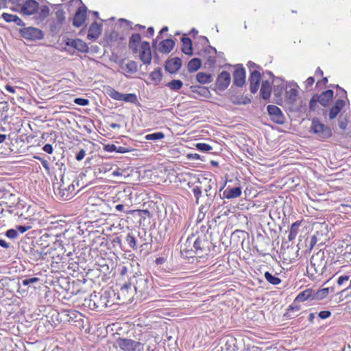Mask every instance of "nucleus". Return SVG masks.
Wrapping results in <instances>:
<instances>
[{"label": "nucleus", "instance_id": "1", "mask_svg": "<svg viewBox=\"0 0 351 351\" xmlns=\"http://www.w3.org/2000/svg\"><path fill=\"white\" fill-rule=\"evenodd\" d=\"M108 295L106 293L103 295L99 293H97L94 292L90 295L88 306L91 309L101 311L103 308L108 306Z\"/></svg>", "mask_w": 351, "mask_h": 351}, {"label": "nucleus", "instance_id": "2", "mask_svg": "<svg viewBox=\"0 0 351 351\" xmlns=\"http://www.w3.org/2000/svg\"><path fill=\"white\" fill-rule=\"evenodd\" d=\"M311 129L320 138H328L332 135L330 128L322 123L318 119H313Z\"/></svg>", "mask_w": 351, "mask_h": 351}, {"label": "nucleus", "instance_id": "3", "mask_svg": "<svg viewBox=\"0 0 351 351\" xmlns=\"http://www.w3.org/2000/svg\"><path fill=\"white\" fill-rule=\"evenodd\" d=\"M209 242L205 235L193 239V254L199 256L209 252Z\"/></svg>", "mask_w": 351, "mask_h": 351}, {"label": "nucleus", "instance_id": "4", "mask_svg": "<svg viewBox=\"0 0 351 351\" xmlns=\"http://www.w3.org/2000/svg\"><path fill=\"white\" fill-rule=\"evenodd\" d=\"M119 347L123 351H141L143 345L138 341L130 339L119 338L117 340Z\"/></svg>", "mask_w": 351, "mask_h": 351}, {"label": "nucleus", "instance_id": "5", "mask_svg": "<svg viewBox=\"0 0 351 351\" xmlns=\"http://www.w3.org/2000/svg\"><path fill=\"white\" fill-rule=\"evenodd\" d=\"M75 186L71 183L66 184L64 178L62 177L60 184L58 188V193L62 200L69 199L74 192Z\"/></svg>", "mask_w": 351, "mask_h": 351}, {"label": "nucleus", "instance_id": "6", "mask_svg": "<svg viewBox=\"0 0 351 351\" xmlns=\"http://www.w3.org/2000/svg\"><path fill=\"white\" fill-rule=\"evenodd\" d=\"M21 36L27 40H36L43 38V32L36 27H29L21 29Z\"/></svg>", "mask_w": 351, "mask_h": 351}, {"label": "nucleus", "instance_id": "7", "mask_svg": "<svg viewBox=\"0 0 351 351\" xmlns=\"http://www.w3.org/2000/svg\"><path fill=\"white\" fill-rule=\"evenodd\" d=\"M138 52L141 60L145 64H149L152 58L149 43L143 41L141 43Z\"/></svg>", "mask_w": 351, "mask_h": 351}, {"label": "nucleus", "instance_id": "8", "mask_svg": "<svg viewBox=\"0 0 351 351\" xmlns=\"http://www.w3.org/2000/svg\"><path fill=\"white\" fill-rule=\"evenodd\" d=\"M267 112L271 117V119L278 124H282L285 123V116L283 115L281 110L276 106L269 105L267 106Z\"/></svg>", "mask_w": 351, "mask_h": 351}, {"label": "nucleus", "instance_id": "9", "mask_svg": "<svg viewBox=\"0 0 351 351\" xmlns=\"http://www.w3.org/2000/svg\"><path fill=\"white\" fill-rule=\"evenodd\" d=\"M86 17V8L84 5L80 7L76 11L73 21V26L76 27H81Z\"/></svg>", "mask_w": 351, "mask_h": 351}, {"label": "nucleus", "instance_id": "10", "mask_svg": "<svg viewBox=\"0 0 351 351\" xmlns=\"http://www.w3.org/2000/svg\"><path fill=\"white\" fill-rule=\"evenodd\" d=\"M230 74L227 71H222L217 77V85L221 90H224L230 83Z\"/></svg>", "mask_w": 351, "mask_h": 351}, {"label": "nucleus", "instance_id": "11", "mask_svg": "<svg viewBox=\"0 0 351 351\" xmlns=\"http://www.w3.org/2000/svg\"><path fill=\"white\" fill-rule=\"evenodd\" d=\"M261 73L256 70H254L251 72L250 77V89L252 93H256L258 89Z\"/></svg>", "mask_w": 351, "mask_h": 351}, {"label": "nucleus", "instance_id": "12", "mask_svg": "<svg viewBox=\"0 0 351 351\" xmlns=\"http://www.w3.org/2000/svg\"><path fill=\"white\" fill-rule=\"evenodd\" d=\"M38 3L35 0H27L24 3L21 12L23 14L32 15L38 10Z\"/></svg>", "mask_w": 351, "mask_h": 351}, {"label": "nucleus", "instance_id": "13", "mask_svg": "<svg viewBox=\"0 0 351 351\" xmlns=\"http://www.w3.org/2000/svg\"><path fill=\"white\" fill-rule=\"evenodd\" d=\"M233 82L239 87L243 86L245 83V71L243 67L235 69L233 73Z\"/></svg>", "mask_w": 351, "mask_h": 351}, {"label": "nucleus", "instance_id": "14", "mask_svg": "<svg viewBox=\"0 0 351 351\" xmlns=\"http://www.w3.org/2000/svg\"><path fill=\"white\" fill-rule=\"evenodd\" d=\"M54 10V28H59L65 21V12L60 5H56Z\"/></svg>", "mask_w": 351, "mask_h": 351}, {"label": "nucleus", "instance_id": "15", "mask_svg": "<svg viewBox=\"0 0 351 351\" xmlns=\"http://www.w3.org/2000/svg\"><path fill=\"white\" fill-rule=\"evenodd\" d=\"M182 66V60L179 58H175L167 61L165 69L170 73H176Z\"/></svg>", "mask_w": 351, "mask_h": 351}, {"label": "nucleus", "instance_id": "16", "mask_svg": "<svg viewBox=\"0 0 351 351\" xmlns=\"http://www.w3.org/2000/svg\"><path fill=\"white\" fill-rule=\"evenodd\" d=\"M66 45L71 46L80 52H87L88 47L87 45L80 39H69Z\"/></svg>", "mask_w": 351, "mask_h": 351}, {"label": "nucleus", "instance_id": "17", "mask_svg": "<svg viewBox=\"0 0 351 351\" xmlns=\"http://www.w3.org/2000/svg\"><path fill=\"white\" fill-rule=\"evenodd\" d=\"M132 291V285L131 283H125L120 288V290L118 292V298L119 300L122 299L123 302L125 300H130L131 294L130 292Z\"/></svg>", "mask_w": 351, "mask_h": 351}, {"label": "nucleus", "instance_id": "18", "mask_svg": "<svg viewBox=\"0 0 351 351\" xmlns=\"http://www.w3.org/2000/svg\"><path fill=\"white\" fill-rule=\"evenodd\" d=\"M141 36L139 34H132L129 40V48L134 53L138 52V47L141 43Z\"/></svg>", "mask_w": 351, "mask_h": 351}, {"label": "nucleus", "instance_id": "19", "mask_svg": "<svg viewBox=\"0 0 351 351\" xmlns=\"http://www.w3.org/2000/svg\"><path fill=\"white\" fill-rule=\"evenodd\" d=\"M198 182L200 184H205L204 191L206 195L208 197V200L212 201L211 197L213 195L212 190L213 186L215 185V182H213L211 180H208L206 178H203L202 180L198 179Z\"/></svg>", "mask_w": 351, "mask_h": 351}, {"label": "nucleus", "instance_id": "20", "mask_svg": "<svg viewBox=\"0 0 351 351\" xmlns=\"http://www.w3.org/2000/svg\"><path fill=\"white\" fill-rule=\"evenodd\" d=\"M120 68L123 72L128 73H134L137 71V64L136 62L130 60L125 62L123 60L121 61L119 64Z\"/></svg>", "mask_w": 351, "mask_h": 351}, {"label": "nucleus", "instance_id": "21", "mask_svg": "<svg viewBox=\"0 0 351 351\" xmlns=\"http://www.w3.org/2000/svg\"><path fill=\"white\" fill-rule=\"evenodd\" d=\"M193 239L194 236L189 237L181 249V252H185L186 256H193Z\"/></svg>", "mask_w": 351, "mask_h": 351}, {"label": "nucleus", "instance_id": "22", "mask_svg": "<svg viewBox=\"0 0 351 351\" xmlns=\"http://www.w3.org/2000/svg\"><path fill=\"white\" fill-rule=\"evenodd\" d=\"M175 43L172 39H166L161 41L159 44L158 51L164 53H169L173 48Z\"/></svg>", "mask_w": 351, "mask_h": 351}, {"label": "nucleus", "instance_id": "23", "mask_svg": "<svg viewBox=\"0 0 351 351\" xmlns=\"http://www.w3.org/2000/svg\"><path fill=\"white\" fill-rule=\"evenodd\" d=\"M101 33V26L100 24L95 22L91 24L89 27L88 38H90L93 39L97 38Z\"/></svg>", "mask_w": 351, "mask_h": 351}, {"label": "nucleus", "instance_id": "24", "mask_svg": "<svg viewBox=\"0 0 351 351\" xmlns=\"http://www.w3.org/2000/svg\"><path fill=\"white\" fill-rule=\"evenodd\" d=\"M345 105V102L342 99H338L336 102L335 106H333L329 112V118L330 119H335L337 114L339 113L341 110L343 108V107Z\"/></svg>", "mask_w": 351, "mask_h": 351}, {"label": "nucleus", "instance_id": "25", "mask_svg": "<svg viewBox=\"0 0 351 351\" xmlns=\"http://www.w3.org/2000/svg\"><path fill=\"white\" fill-rule=\"evenodd\" d=\"M333 97V91L327 90L323 92L318 97V101L323 106H326L330 99Z\"/></svg>", "mask_w": 351, "mask_h": 351}, {"label": "nucleus", "instance_id": "26", "mask_svg": "<svg viewBox=\"0 0 351 351\" xmlns=\"http://www.w3.org/2000/svg\"><path fill=\"white\" fill-rule=\"evenodd\" d=\"M224 196L227 199H233L239 197L241 195V187H233L229 189L228 187L225 190L223 193Z\"/></svg>", "mask_w": 351, "mask_h": 351}, {"label": "nucleus", "instance_id": "27", "mask_svg": "<svg viewBox=\"0 0 351 351\" xmlns=\"http://www.w3.org/2000/svg\"><path fill=\"white\" fill-rule=\"evenodd\" d=\"M285 88V84L280 79L274 80L273 92L276 97H280Z\"/></svg>", "mask_w": 351, "mask_h": 351}, {"label": "nucleus", "instance_id": "28", "mask_svg": "<svg viewBox=\"0 0 351 351\" xmlns=\"http://www.w3.org/2000/svg\"><path fill=\"white\" fill-rule=\"evenodd\" d=\"M2 19H3L6 22L10 23L14 22L16 25L19 26H23L25 24L23 21L16 15L8 14V13H3L1 15Z\"/></svg>", "mask_w": 351, "mask_h": 351}, {"label": "nucleus", "instance_id": "29", "mask_svg": "<svg viewBox=\"0 0 351 351\" xmlns=\"http://www.w3.org/2000/svg\"><path fill=\"white\" fill-rule=\"evenodd\" d=\"M271 87L268 81H263L261 87V95L263 99H268L270 97Z\"/></svg>", "mask_w": 351, "mask_h": 351}, {"label": "nucleus", "instance_id": "30", "mask_svg": "<svg viewBox=\"0 0 351 351\" xmlns=\"http://www.w3.org/2000/svg\"><path fill=\"white\" fill-rule=\"evenodd\" d=\"M182 51L186 55H192L193 54V47H192V41L189 38L182 37Z\"/></svg>", "mask_w": 351, "mask_h": 351}, {"label": "nucleus", "instance_id": "31", "mask_svg": "<svg viewBox=\"0 0 351 351\" xmlns=\"http://www.w3.org/2000/svg\"><path fill=\"white\" fill-rule=\"evenodd\" d=\"M196 79L201 84H208L213 81V76L209 73L199 72L197 74Z\"/></svg>", "mask_w": 351, "mask_h": 351}, {"label": "nucleus", "instance_id": "32", "mask_svg": "<svg viewBox=\"0 0 351 351\" xmlns=\"http://www.w3.org/2000/svg\"><path fill=\"white\" fill-rule=\"evenodd\" d=\"M301 225V222L299 221H297L294 222L290 228L289 234L288 235L289 241H293L295 239V237L297 236L298 233L299 227Z\"/></svg>", "mask_w": 351, "mask_h": 351}, {"label": "nucleus", "instance_id": "33", "mask_svg": "<svg viewBox=\"0 0 351 351\" xmlns=\"http://www.w3.org/2000/svg\"><path fill=\"white\" fill-rule=\"evenodd\" d=\"M312 292L313 291L311 289H306V290L302 291L297 295L294 302H304V301L306 300L307 299L312 297Z\"/></svg>", "mask_w": 351, "mask_h": 351}, {"label": "nucleus", "instance_id": "34", "mask_svg": "<svg viewBox=\"0 0 351 351\" xmlns=\"http://www.w3.org/2000/svg\"><path fill=\"white\" fill-rule=\"evenodd\" d=\"M201 66V61L199 58H193L188 64V70L189 72H195Z\"/></svg>", "mask_w": 351, "mask_h": 351}, {"label": "nucleus", "instance_id": "35", "mask_svg": "<svg viewBox=\"0 0 351 351\" xmlns=\"http://www.w3.org/2000/svg\"><path fill=\"white\" fill-rule=\"evenodd\" d=\"M264 276L266 280L273 285H278L281 282V280L279 278L272 275L269 271L265 272Z\"/></svg>", "mask_w": 351, "mask_h": 351}, {"label": "nucleus", "instance_id": "36", "mask_svg": "<svg viewBox=\"0 0 351 351\" xmlns=\"http://www.w3.org/2000/svg\"><path fill=\"white\" fill-rule=\"evenodd\" d=\"M38 19L40 21L46 19L49 14V8L47 5H42L41 7H38Z\"/></svg>", "mask_w": 351, "mask_h": 351}, {"label": "nucleus", "instance_id": "37", "mask_svg": "<svg viewBox=\"0 0 351 351\" xmlns=\"http://www.w3.org/2000/svg\"><path fill=\"white\" fill-rule=\"evenodd\" d=\"M149 77L152 81H154L156 84H158L160 82L162 79V71L160 68H158L152 71Z\"/></svg>", "mask_w": 351, "mask_h": 351}, {"label": "nucleus", "instance_id": "38", "mask_svg": "<svg viewBox=\"0 0 351 351\" xmlns=\"http://www.w3.org/2000/svg\"><path fill=\"white\" fill-rule=\"evenodd\" d=\"M125 102L136 104L138 101L137 96L133 93L122 94L121 100Z\"/></svg>", "mask_w": 351, "mask_h": 351}, {"label": "nucleus", "instance_id": "39", "mask_svg": "<svg viewBox=\"0 0 351 351\" xmlns=\"http://www.w3.org/2000/svg\"><path fill=\"white\" fill-rule=\"evenodd\" d=\"M183 83L180 80H173L171 82H169L167 86L171 90H178L182 87Z\"/></svg>", "mask_w": 351, "mask_h": 351}, {"label": "nucleus", "instance_id": "40", "mask_svg": "<svg viewBox=\"0 0 351 351\" xmlns=\"http://www.w3.org/2000/svg\"><path fill=\"white\" fill-rule=\"evenodd\" d=\"M164 137H165V134L161 132H158L147 134L145 136V140H147V141H158V140L163 138Z\"/></svg>", "mask_w": 351, "mask_h": 351}, {"label": "nucleus", "instance_id": "41", "mask_svg": "<svg viewBox=\"0 0 351 351\" xmlns=\"http://www.w3.org/2000/svg\"><path fill=\"white\" fill-rule=\"evenodd\" d=\"M313 261L314 258H312L311 261V265L307 267L308 272L310 273L312 271V273L311 274L312 276L314 275L315 274H322L323 269H319L318 267H316V264L315 263L313 262Z\"/></svg>", "mask_w": 351, "mask_h": 351}, {"label": "nucleus", "instance_id": "42", "mask_svg": "<svg viewBox=\"0 0 351 351\" xmlns=\"http://www.w3.org/2000/svg\"><path fill=\"white\" fill-rule=\"evenodd\" d=\"M125 241L131 248L133 250H137L136 240L132 234H128L125 238Z\"/></svg>", "mask_w": 351, "mask_h": 351}, {"label": "nucleus", "instance_id": "43", "mask_svg": "<svg viewBox=\"0 0 351 351\" xmlns=\"http://www.w3.org/2000/svg\"><path fill=\"white\" fill-rule=\"evenodd\" d=\"M122 94L121 93H119V91L113 89V88H110L108 90V95L113 99H115V100H117V101H121V97H122Z\"/></svg>", "mask_w": 351, "mask_h": 351}, {"label": "nucleus", "instance_id": "44", "mask_svg": "<svg viewBox=\"0 0 351 351\" xmlns=\"http://www.w3.org/2000/svg\"><path fill=\"white\" fill-rule=\"evenodd\" d=\"M192 191L195 197L196 204H198L199 198L202 193V186L197 185L194 186L193 188L192 189Z\"/></svg>", "mask_w": 351, "mask_h": 351}, {"label": "nucleus", "instance_id": "45", "mask_svg": "<svg viewBox=\"0 0 351 351\" xmlns=\"http://www.w3.org/2000/svg\"><path fill=\"white\" fill-rule=\"evenodd\" d=\"M195 147L198 150L205 152H209L213 149V147L210 145L204 143H197Z\"/></svg>", "mask_w": 351, "mask_h": 351}, {"label": "nucleus", "instance_id": "46", "mask_svg": "<svg viewBox=\"0 0 351 351\" xmlns=\"http://www.w3.org/2000/svg\"><path fill=\"white\" fill-rule=\"evenodd\" d=\"M329 288H324L320 290H318L316 293V298L317 299H323L325 298L328 293H329Z\"/></svg>", "mask_w": 351, "mask_h": 351}, {"label": "nucleus", "instance_id": "47", "mask_svg": "<svg viewBox=\"0 0 351 351\" xmlns=\"http://www.w3.org/2000/svg\"><path fill=\"white\" fill-rule=\"evenodd\" d=\"M38 280H39V278H36V277L25 278L22 280V284L24 286H28L30 284H34V283L37 282Z\"/></svg>", "mask_w": 351, "mask_h": 351}, {"label": "nucleus", "instance_id": "48", "mask_svg": "<svg viewBox=\"0 0 351 351\" xmlns=\"http://www.w3.org/2000/svg\"><path fill=\"white\" fill-rule=\"evenodd\" d=\"M74 103L80 106H86L88 105L89 100L87 99L78 97L74 99Z\"/></svg>", "mask_w": 351, "mask_h": 351}, {"label": "nucleus", "instance_id": "49", "mask_svg": "<svg viewBox=\"0 0 351 351\" xmlns=\"http://www.w3.org/2000/svg\"><path fill=\"white\" fill-rule=\"evenodd\" d=\"M5 235L10 239H15L18 236V232L14 229H10L5 232Z\"/></svg>", "mask_w": 351, "mask_h": 351}, {"label": "nucleus", "instance_id": "50", "mask_svg": "<svg viewBox=\"0 0 351 351\" xmlns=\"http://www.w3.org/2000/svg\"><path fill=\"white\" fill-rule=\"evenodd\" d=\"M36 158H37L38 160H39L40 161L43 167L45 168V169L46 171H49V170H50L49 164L47 160L42 158L40 157H36Z\"/></svg>", "mask_w": 351, "mask_h": 351}, {"label": "nucleus", "instance_id": "51", "mask_svg": "<svg viewBox=\"0 0 351 351\" xmlns=\"http://www.w3.org/2000/svg\"><path fill=\"white\" fill-rule=\"evenodd\" d=\"M331 313L329 311H322L318 314V317L322 319H327L330 317Z\"/></svg>", "mask_w": 351, "mask_h": 351}, {"label": "nucleus", "instance_id": "52", "mask_svg": "<svg viewBox=\"0 0 351 351\" xmlns=\"http://www.w3.org/2000/svg\"><path fill=\"white\" fill-rule=\"evenodd\" d=\"M104 149L108 152H117V146L114 144H108V145H105Z\"/></svg>", "mask_w": 351, "mask_h": 351}, {"label": "nucleus", "instance_id": "53", "mask_svg": "<svg viewBox=\"0 0 351 351\" xmlns=\"http://www.w3.org/2000/svg\"><path fill=\"white\" fill-rule=\"evenodd\" d=\"M208 201L210 202V200ZM210 205V202L206 203L205 204L202 205L199 208V212L201 213L205 214L208 210Z\"/></svg>", "mask_w": 351, "mask_h": 351}, {"label": "nucleus", "instance_id": "54", "mask_svg": "<svg viewBox=\"0 0 351 351\" xmlns=\"http://www.w3.org/2000/svg\"><path fill=\"white\" fill-rule=\"evenodd\" d=\"M86 154V152L84 149H81L75 156V159L78 161L82 160Z\"/></svg>", "mask_w": 351, "mask_h": 351}, {"label": "nucleus", "instance_id": "55", "mask_svg": "<svg viewBox=\"0 0 351 351\" xmlns=\"http://www.w3.org/2000/svg\"><path fill=\"white\" fill-rule=\"evenodd\" d=\"M349 276H341L339 277L338 280H337V284L339 285H342L343 283L345 282V281H347L349 280Z\"/></svg>", "mask_w": 351, "mask_h": 351}, {"label": "nucleus", "instance_id": "56", "mask_svg": "<svg viewBox=\"0 0 351 351\" xmlns=\"http://www.w3.org/2000/svg\"><path fill=\"white\" fill-rule=\"evenodd\" d=\"M43 150L48 154H51L53 149L51 144H46L43 146Z\"/></svg>", "mask_w": 351, "mask_h": 351}, {"label": "nucleus", "instance_id": "57", "mask_svg": "<svg viewBox=\"0 0 351 351\" xmlns=\"http://www.w3.org/2000/svg\"><path fill=\"white\" fill-rule=\"evenodd\" d=\"M315 82V79L313 77H309L305 82L306 83V88H308L311 87Z\"/></svg>", "mask_w": 351, "mask_h": 351}, {"label": "nucleus", "instance_id": "58", "mask_svg": "<svg viewBox=\"0 0 351 351\" xmlns=\"http://www.w3.org/2000/svg\"><path fill=\"white\" fill-rule=\"evenodd\" d=\"M289 98L293 99V101L295 99V97L297 96L298 91L295 88H291L289 92Z\"/></svg>", "mask_w": 351, "mask_h": 351}, {"label": "nucleus", "instance_id": "59", "mask_svg": "<svg viewBox=\"0 0 351 351\" xmlns=\"http://www.w3.org/2000/svg\"><path fill=\"white\" fill-rule=\"evenodd\" d=\"M30 228V226H16L17 230L21 232V233H24L26 231H27Z\"/></svg>", "mask_w": 351, "mask_h": 351}, {"label": "nucleus", "instance_id": "60", "mask_svg": "<svg viewBox=\"0 0 351 351\" xmlns=\"http://www.w3.org/2000/svg\"><path fill=\"white\" fill-rule=\"evenodd\" d=\"M128 152V149L122 146H117V153H126Z\"/></svg>", "mask_w": 351, "mask_h": 351}, {"label": "nucleus", "instance_id": "61", "mask_svg": "<svg viewBox=\"0 0 351 351\" xmlns=\"http://www.w3.org/2000/svg\"><path fill=\"white\" fill-rule=\"evenodd\" d=\"M294 302L291 306H289V310L298 311L300 309V306L295 304Z\"/></svg>", "mask_w": 351, "mask_h": 351}, {"label": "nucleus", "instance_id": "62", "mask_svg": "<svg viewBox=\"0 0 351 351\" xmlns=\"http://www.w3.org/2000/svg\"><path fill=\"white\" fill-rule=\"evenodd\" d=\"M0 246L4 248H8L10 247V244L5 240L0 239Z\"/></svg>", "mask_w": 351, "mask_h": 351}, {"label": "nucleus", "instance_id": "63", "mask_svg": "<svg viewBox=\"0 0 351 351\" xmlns=\"http://www.w3.org/2000/svg\"><path fill=\"white\" fill-rule=\"evenodd\" d=\"M5 89H6L8 92H10V93H15V88H14V87H13V86H10V85L7 84V85L5 86Z\"/></svg>", "mask_w": 351, "mask_h": 351}, {"label": "nucleus", "instance_id": "64", "mask_svg": "<svg viewBox=\"0 0 351 351\" xmlns=\"http://www.w3.org/2000/svg\"><path fill=\"white\" fill-rule=\"evenodd\" d=\"M189 158L197 160L199 159V155L198 154H191L188 155Z\"/></svg>", "mask_w": 351, "mask_h": 351}]
</instances>
